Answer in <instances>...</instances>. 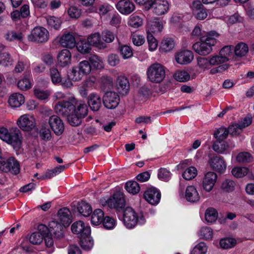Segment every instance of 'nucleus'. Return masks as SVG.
I'll list each match as a JSON object with an SVG mask.
<instances>
[{"label":"nucleus","instance_id":"9b49d317","mask_svg":"<svg viewBox=\"0 0 254 254\" xmlns=\"http://www.w3.org/2000/svg\"><path fill=\"white\" fill-rule=\"evenodd\" d=\"M192 12L198 20H202L207 16V10L200 0H194L190 5Z\"/></svg>","mask_w":254,"mask_h":254},{"label":"nucleus","instance_id":"3c124183","mask_svg":"<svg viewBox=\"0 0 254 254\" xmlns=\"http://www.w3.org/2000/svg\"><path fill=\"white\" fill-rule=\"evenodd\" d=\"M248 168L237 167L232 169V173L236 178H242L248 174Z\"/></svg>","mask_w":254,"mask_h":254},{"label":"nucleus","instance_id":"20e7f679","mask_svg":"<svg viewBox=\"0 0 254 254\" xmlns=\"http://www.w3.org/2000/svg\"><path fill=\"white\" fill-rule=\"evenodd\" d=\"M216 43V39L207 36L205 39H202L200 42H196L192 46L194 51L200 55H207L212 51V47Z\"/></svg>","mask_w":254,"mask_h":254},{"label":"nucleus","instance_id":"f257e3e1","mask_svg":"<svg viewBox=\"0 0 254 254\" xmlns=\"http://www.w3.org/2000/svg\"><path fill=\"white\" fill-rule=\"evenodd\" d=\"M0 138L16 151L21 148L23 137L21 131L16 127L9 129L3 127H0Z\"/></svg>","mask_w":254,"mask_h":254},{"label":"nucleus","instance_id":"a878e982","mask_svg":"<svg viewBox=\"0 0 254 254\" xmlns=\"http://www.w3.org/2000/svg\"><path fill=\"white\" fill-rule=\"evenodd\" d=\"M117 88L118 92L122 95H126L129 92V83L125 76H119L117 80Z\"/></svg>","mask_w":254,"mask_h":254},{"label":"nucleus","instance_id":"6e6552de","mask_svg":"<svg viewBox=\"0 0 254 254\" xmlns=\"http://www.w3.org/2000/svg\"><path fill=\"white\" fill-rule=\"evenodd\" d=\"M107 203L110 208L120 211L125 206L124 194L121 192L115 193L107 201Z\"/></svg>","mask_w":254,"mask_h":254},{"label":"nucleus","instance_id":"cd10ccee","mask_svg":"<svg viewBox=\"0 0 254 254\" xmlns=\"http://www.w3.org/2000/svg\"><path fill=\"white\" fill-rule=\"evenodd\" d=\"M186 199L191 202H195L200 199V196L196 188L192 186H188L186 190Z\"/></svg>","mask_w":254,"mask_h":254},{"label":"nucleus","instance_id":"4468645a","mask_svg":"<svg viewBox=\"0 0 254 254\" xmlns=\"http://www.w3.org/2000/svg\"><path fill=\"white\" fill-rule=\"evenodd\" d=\"M235 144L231 143L228 144L225 140H216L213 144L212 148L213 150L219 154H227L230 150L234 148Z\"/></svg>","mask_w":254,"mask_h":254},{"label":"nucleus","instance_id":"5701e85b","mask_svg":"<svg viewBox=\"0 0 254 254\" xmlns=\"http://www.w3.org/2000/svg\"><path fill=\"white\" fill-rule=\"evenodd\" d=\"M217 178L216 174L213 172H209L205 174L203 180V187L206 191H209L212 189Z\"/></svg>","mask_w":254,"mask_h":254},{"label":"nucleus","instance_id":"e433bc0d","mask_svg":"<svg viewBox=\"0 0 254 254\" xmlns=\"http://www.w3.org/2000/svg\"><path fill=\"white\" fill-rule=\"evenodd\" d=\"M218 213L215 209L213 207L208 208L205 212V218L208 223L215 222L218 218Z\"/></svg>","mask_w":254,"mask_h":254},{"label":"nucleus","instance_id":"f704fd0d","mask_svg":"<svg viewBox=\"0 0 254 254\" xmlns=\"http://www.w3.org/2000/svg\"><path fill=\"white\" fill-rule=\"evenodd\" d=\"M45 18L49 28L55 30H58L60 28L62 21L60 18L49 15L47 16Z\"/></svg>","mask_w":254,"mask_h":254},{"label":"nucleus","instance_id":"f3484780","mask_svg":"<svg viewBox=\"0 0 254 254\" xmlns=\"http://www.w3.org/2000/svg\"><path fill=\"white\" fill-rule=\"evenodd\" d=\"M117 10L122 14L127 15L131 13L135 9V5L129 0H121L116 4Z\"/></svg>","mask_w":254,"mask_h":254},{"label":"nucleus","instance_id":"2eb2a0df","mask_svg":"<svg viewBox=\"0 0 254 254\" xmlns=\"http://www.w3.org/2000/svg\"><path fill=\"white\" fill-rule=\"evenodd\" d=\"M144 198L150 204L156 205L160 201L161 193L156 188H150L144 192Z\"/></svg>","mask_w":254,"mask_h":254},{"label":"nucleus","instance_id":"680f3d73","mask_svg":"<svg viewBox=\"0 0 254 254\" xmlns=\"http://www.w3.org/2000/svg\"><path fill=\"white\" fill-rule=\"evenodd\" d=\"M39 134L41 139L45 141L49 140L52 137L50 129L45 126L42 127L40 130Z\"/></svg>","mask_w":254,"mask_h":254},{"label":"nucleus","instance_id":"49530a36","mask_svg":"<svg viewBox=\"0 0 254 254\" xmlns=\"http://www.w3.org/2000/svg\"><path fill=\"white\" fill-rule=\"evenodd\" d=\"M228 134V129L226 127H221L215 131L214 136L216 140H224L227 137Z\"/></svg>","mask_w":254,"mask_h":254},{"label":"nucleus","instance_id":"e2e57ef3","mask_svg":"<svg viewBox=\"0 0 254 254\" xmlns=\"http://www.w3.org/2000/svg\"><path fill=\"white\" fill-rule=\"evenodd\" d=\"M17 87L19 89L23 91L30 89L31 87L30 80L27 78H24L19 80L17 83Z\"/></svg>","mask_w":254,"mask_h":254},{"label":"nucleus","instance_id":"dca6fc26","mask_svg":"<svg viewBox=\"0 0 254 254\" xmlns=\"http://www.w3.org/2000/svg\"><path fill=\"white\" fill-rule=\"evenodd\" d=\"M194 58L193 53L188 50L178 52L175 55L176 62L181 64H187L191 62Z\"/></svg>","mask_w":254,"mask_h":254},{"label":"nucleus","instance_id":"f03ea898","mask_svg":"<svg viewBox=\"0 0 254 254\" xmlns=\"http://www.w3.org/2000/svg\"><path fill=\"white\" fill-rule=\"evenodd\" d=\"M20 165L18 161L12 156H0V171L3 173H10L16 175L20 172Z\"/></svg>","mask_w":254,"mask_h":254},{"label":"nucleus","instance_id":"6ab92c4d","mask_svg":"<svg viewBox=\"0 0 254 254\" xmlns=\"http://www.w3.org/2000/svg\"><path fill=\"white\" fill-rule=\"evenodd\" d=\"M71 230L72 233L78 235L79 237L84 234L88 235L91 234L90 227L85 226L84 223L82 221L74 222L71 225Z\"/></svg>","mask_w":254,"mask_h":254},{"label":"nucleus","instance_id":"9d476101","mask_svg":"<svg viewBox=\"0 0 254 254\" xmlns=\"http://www.w3.org/2000/svg\"><path fill=\"white\" fill-rule=\"evenodd\" d=\"M17 124L22 130L30 131L35 127L36 123L32 116L25 114L19 117L17 121Z\"/></svg>","mask_w":254,"mask_h":254},{"label":"nucleus","instance_id":"37998d69","mask_svg":"<svg viewBox=\"0 0 254 254\" xmlns=\"http://www.w3.org/2000/svg\"><path fill=\"white\" fill-rule=\"evenodd\" d=\"M76 48L81 53L85 54L89 53L91 51L90 46L86 41L80 40L76 44Z\"/></svg>","mask_w":254,"mask_h":254},{"label":"nucleus","instance_id":"bb28decb","mask_svg":"<svg viewBox=\"0 0 254 254\" xmlns=\"http://www.w3.org/2000/svg\"><path fill=\"white\" fill-rule=\"evenodd\" d=\"M60 43L63 47L70 49L76 45L75 38L70 33L64 34L60 39Z\"/></svg>","mask_w":254,"mask_h":254},{"label":"nucleus","instance_id":"c03bdc74","mask_svg":"<svg viewBox=\"0 0 254 254\" xmlns=\"http://www.w3.org/2000/svg\"><path fill=\"white\" fill-rule=\"evenodd\" d=\"M13 59L9 53L3 52L0 54V64L4 66H7L12 64Z\"/></svg>","mask_w":254,"mask_h":254},{"label":"nucleus","instance_id":"4d7b16f0","mask_svg":"<svg viewBox=\"0 0 254 254\" xmlns=\"http://www.w3.org/2000/svg\"><path fill=\"white\" fill-rule=\"evenodd\" d=\"M237 161L241 163L250 162L252 160L251 155L248 152H241L238 154L236 157Z\"/></svg>","mask_w":254,"mask_h":254},{"label":"nucleus","instance_id":"423d86ee","mask_svg":"<svg viewBox=\"0 0 254 254\" xmlns=\"http://www.w3.org/2000/svg\"><path fill=\"white\" fill-rule=\"evenodd\" d=\"M208 163L213 170L223 173L226 169V163L223 157L216 154H210L208 155Z\"/></svg>","mask_w":254,"mask_h":254},{"label":"nucleus","instance_id":"7c9ffc66","mask_svg":"<svg viewBox=\"0 0 254 254\" xmlns=\"http://www.w3.org/2000/svg\"><path fill=\"white\" fill-rule=\"evenodd\" d=\"M249 50L248 45L244 42L238 43L234 48L235 55L240 58L245 56L248 53Z\"/></svg>","mask_w":254,"mask_h":254},{"label":"nucleus","instance_id":"473e14b6","mask_svg":"<svg viewBox=\"0 0 254 254\" xmlns=\"http://www.w3.org/2000/svg\"><path fill=\"white\" fill-rule=\"evenodd\" d=\"M104 217V212L101 209H95L91 215V223L97 226L102 223Z\"/></svg>","mask_w":254,"mask_h":254},{"label":"nucleus","instance_id":"4c0bfd02","mask_svg":"<svg viewBox=\"0 0 254 254\" xmlns=\"http://www.w3.org/2000/svg\"><path fill=\"white\" fill-rule=\"evenodd\" d=\"M66 118L67 122L73 127H77L81 125L83 119L74 113L73 111L69 114Z\"/></svg>","mask_w":254,"mask_h":254},{"label":"nucleus","instance_id":"8fccbe9b","mask_svg":"<svg viewBox=\"0 0 254 254\" xmlns=\"http://www.w3.org/2000/svg\"><path fill=\"white\" fill-rule=\"evenodd\" d=\"M50 75L54 84H57L62 81L61 75L57 68L53 67L50 69Z\"/></svg>","mask_w":254,"mask_h":254},{"label":"nucleus","instance_id":"aec40b11","mask_svg":"<svg viewBox=\"0 0 254 254\" xmlns=\"http://www.w3.org/2000/svg\"><path fill=\"white\" fill-rule=\"evenodd\" d=\"M49 232L53 234L55 238L61 239L64 237V227L57 220H52L49 223Z\"/></svg>","mask_w":254,"mask_h":254},{"label":"nucleus","instance_id":"412c9836","mask_svg":"<svg viewBox=\"0 0 254 254\" xmlns=\"http://www.w3.org/2000/svg\"><path fill=\"white\" fill-rule=\"evenodd\" d=\"M102 102L103 99L96 93H92L88 97V105L93 111H99L102 107Z\"/></svg>","mask_w":254,"mask_h":254},{"label":"nucleus","instance_id":"39448f33","mask_svg":"<svg viewBox=\"0 0 254 254\" xmlns=\"http://www.w3.org/2000/svg\"><path fill=\"white\" fill-rule=\"evenodd\" d=\"M49 33L47 29L42 26L34 27L27 36L29 42L43 44L46 43L49 39Z\"/></svg>","mask_w":254,"mask_h":254},{"label":"nucleus","instance_id":"338daca9","mask_svg":"<svg viewBox=\"0 0 254 254\" xmlns=\"http://www.w3.org/2000/svg\"><path fill=\"white\" fill-rule=\"evenodd\" d=\"M200 235L204 239H211L213 236V231L210 228L203 227L200 231Z\"/></svg>","mask_w":254,"mask_h":254},{"label":"nucleus","instance_id":"c9c22d12","mask_svg":"<svg viewBox=\"0 0 254 254\" xmlns=\"http://www.w3.org/2000/svg\"><path fill=\"white\" fill-rule=\"evenodd\" d=\"M174 46V40L170 38H166L161 42L160 50L161 51L166 53L171 51Z\"/></svg>","mask_w":254,"mask_h":254},{"label":"nucleus","instance_id":"a19ab883","mask_svg":"<svg viewBox=\"0 0 254 254\" xmlns=\"http://www.w3.org/2000/svg\"><path fill=\"white\" fill-rule=\"evenodd\" d=\"M126 189L130 193L137 194L140 190L139 184L136 181H129L126 184Z\"/></svg>","mask_w":254,"mask_h":254},{"label":"nucleus","instance_id":"2f4dec72","mask_svg":"<svg viewBox=\"0 0 254 254\" xmlns=\"http://www.w3.org/2000/svg\"><path fill=\"white\" fill-rule=\"evenodd\" d=\"M78 212L84 217L89 216L92 213V207L90 205L83 201L78 203L77 206Z\"/></svg>","mask_w":254,"mask_h":254},{"label":"nucleus","instance_id":"69168bd1","mask_svg":"<svg viewBox=\"0 0 254 254\" xmlns=\"http://www.w3.org/2000/svg\"><path fill=\"white\" fill-rule=\"evenodd\" d=\"M120 51L124 59L129 58L133 55L131 48L127 45L122 46L120 48Z\"/></svg>","mask_w":254,"mask_h":254},{"label":"nucleus","instance_id":"72a5a7b5","mask_svg":"<svg viewBox=\"0 0 254 254\" xmlns=\"http://www.w3.org/2000/svg\"><path fill=\"white\" fill-rule=\"evenodd\" d=\"M79 238L80 246L83 249L88 250L92 248L94 242L90 234H84Z\"/></svg>","mask_w":254,"mask_h":254},{"label":"nucleus","instance_id":"393cba45","mask_svg":"<svg viewBox=\"0 0 254 254\" xmlns=\"http://www.w3.org/2000/svg\"><path fill=\"white\" fill-rule=\"evenodd\" d=\"M71 55L67 49H64L59 52L57 56L58 63L60 66L65 67L71 63Z\"/></svg>","mask_w":254,"mask_h":254},{"label":"nucleus","instance_id":"f8f14e48","mask_svg":"<svg viewBox=\"0 0 254 254\" xmlns=\"http://www.w3.org/2000/svg\"><path fill=\"white\" fill-rule=\"evenodd\" d=\"M124 224L128 228L134 227L137 223V216L131 207H127L124 212Z\"/></svg>","mask_w":254,"mask_h":254},{"label":"nucleus","instance_id":"bf43d9fd","mask_svg":"<svg viewBox=\"0 0 254 254\" xmlns=\"http://www.w3.org/2000/svg\"><path fill=\"white\" fill-rule=\"evenodd\" d=\"M229 134L232 135H237L239 134L242 131V127L238 123V124H232L227 128Z\"/></svg>","mask_w":254,"mask_h":254},{"label":"nucleus","instance_id":"6e6d98bb","mask_svg":"<svg viewBox=\"0 0 254 254\" xmlns=\"http://www.w3.org/2000/svg\"><path fill=\"white\" fill-rule=\"evenodd\" d=\"M43 235L40 233L35 232L29 237V242L33 245H39L43 241Z\"/></svg>","mask_w":254,"mask_h":254},{"label":"nucleus","instance_id":"de8ad7c7","mask_svg":"<svg viewBox=\"0 0 254 254\" xmlns=\"http://www.w3.org/2000/svg\"><path fill=\"white\" fill-rule=\"evenodd\" d=\"M196 175V169L194 167H190L184 171L182 176L186 180H190L195 178Z\"/></svg>","mask_w":254,"mask_h":254},{"label":"nucleus","instance_id":"79ce46f5","mask_svg":"<svg viewBox=\"0 0 254 254\" xmlns=\"http://www.w3.org/2000/svg\"><path fill=\"white\" fill-rule=\"evenodd\" d=\"M234 51V47L232 46H225L221 49L219 52V55L224 59L226 62H228L230 57L233 55V51Z\"/></svg>","mask_w":254,"mask_h":254},{"label":"nucleus","instance_id":"13d9d810","mask_svg":"<svg viewBox=\"0 0 254 254\" xmlns=\"http://www.w3.org/2000/svg\"><path fill=\"white\" fill-rule=\"evenodd\" d=\"M206 251L207 247L205 244L200 242L193 248L191 254H205Z\"/></svg>","mask_w":254,"mask_h":254},{"label":"nucleus","instance_id":"603ef678","mask_svg":"<svg viewBox=\"0 0 254 254\" xmlns=\"http://www.w3.org/2000/svg\"><path fill=\"white\" fill-rule=\"evenodd\" d=\"M78 68L80 70V72L84 75L88 74L91 70V65L87 61H83L79 63Z\"/></svg>","mask_w":254,"mask_h":254},{"label":"nucleus","instance_id":"0eeeda50","mask_svg":"<svg viewBox=\"0 0 254 254\" xmlns=\"http://www.w3.org/2000/svg\"><path fill=\"white\" fill-rule=\"evenodd\" d=\"M73 99L71 101L64 100L59 101L55 106L56 113L64 118H66L72 112H73Z\"/></svg>","mask_w":254,"mask_h":254},{"label":"nucleus","instance_id":"58836bf2","mask_svg":"<svg viewBox=\"0 0 254 254\" xmlns=\"http://www.w3.org/2000/svg\"><path fill=\"white\" fill-rule=\"evenodd\" d=\"M90 46L101 48L103 43L100 39V35L99 33H94L90 35L87 39Z\"/></svg>","mask_w":254,"mask_h":254},{"label":"nucleus","instance_id":"0e129e2a","mask_svg":"<svg viewBox=\"0 0 254 254\" xmlns=\"http://www.w3.org/2000/svg\"><path fill=\"white\" fill-rule=\"evenodd\" d=\"M102 36L106 43H111L115 39V34L109 30H105L102 32Z\"/></svg>","mask_w":254,"mask_h":254},{"label":"nucleus","instance_id":"b1692460","mask_svg":"<svg viewBox=\"0 0 254 254\" xmlns=\"http://www.w3.org/2000/svg\"><path fill=\"white\" fill-rule=\"evenodd\" d=\"M152 6L154 13L158 15L165 14L169 9V3L165 0H155Z\"/></svg>","mask_w":254,"mask_h":254},{"label":"nucleus","instance_id":"5fc2aeb1","mask_svg":"<svg viewBox=\"0 0 254 254\" xmlns=\"http://www.w3.org/2000/svg\"><path fill=\"white\" fill-rule=\"evenodd\" d=\"M91 67L96 69H100L103 67L102 61L96 55L91 56L89 59Z\"/></svg>","mask_w":254,"mask_h":254},{"label":"nucleus","instance_id":"c756f323","mask_svg":"<svg viewBox=\"0 0 254 254\" xmlns=\"http://www.w3.org/2000/svg\"><path fill=\"white\" fill-rule=\"evenodd\" d=\"M4 37L6 41L9 42L17 41L21 42L23 41L24 35L20 32L10 30L4 34Z\"/></svg>","mask_w":254,"mask_h":254},{"label":"nucleus","instance_id":"1a4fd4ad","mask_svg":"<svg viewBox=\"0 0 254 254\" xmlns=\"http://www.w3.org/2000/svg\"><path fill=\"white\" fill-rule=\"evenodd\" d=\"M119 102V96L115 92H107L103 97V103L105 107L108 109H115Z\"/></svg>","mask_w":254,"mask_h":254},{"label":"nucleus","instance_id":"774afa93","mask_svg":"<svg viewBox=\"0 0 254 254\" xmlns=\"http://www.w3.org/2000/svg\"><path fill=\"white\" fill-rule=\"evenodd\" d=\"M104 227L107 229H112L115 226V220L112 217L106 216L102 223Z\"/></svg>","mask_w":254,"mask_h":254},{"label":"nucleus","instance_id":"ea45409f","mask_svg":"<svg viewBox=\"0 0 254 254\" xmlns=\"http://www.w3.org/2000/svg\"><path fill=\"white\" fill-rule=\"evenodd\" d=\"M236 244V240L232 238L221 239L219 242L220 246L223 249H229L234 247Z\"/></svg>","mask_w":254,"mask_h":254},{"label":"nucleus","instance_id":"c85d7f7f","mask_svg":"<svg viewBox=\"0 0 254 254\" xmlns=\"http://www.w3.org/2000/svg\"><path fill=\"white\" fill-rule=\"evenodd\" d=\"M24 103V97L20 93H13L10 95L8 100L9 105L12 108H18Z\"/></svg>","mask_w":254,"mask_h":254},{"label":"nucleus","instance_id":"a211bd4d","mask_svg":"<svg viewBox=\"0 0 254 254\" xmlns=\"http://www.w3.org/2000/svg\"><path fill=\"white\" fill-rule=\"evenodd\" d=\"M73 112L82 119L87 116L88 108L87 105L81 100H76L73 98Z\"/></svg>","mask_w":254,"mask_h":254},{"label":"nucleus","instance_id":"ddd939ff","mask_svg":"<svg viewBox=\"0 0 254 254\" xmlns=\"http://www.w3.org/2000/svg\"><path fill=\"white\" fill-rule=\"evenodd\" d=\"M49 125L54 131L57 135H60L63 133L64 130V125L62 120L57 115H53L49 118Z\"/></svg>","mask_w":254,"mask_h":254},{"label":"nucleus","instance_id":"864d4df0","mask_svg":"<svg viewBox=\"0 0 254 254\" xmlns=\"http://www.w3.org/2000/svg\"><path fill=\"white\" fill-rule=\"evenodd\" d=\"M128 25L134 28H138L143 24L142 19L137 15H132L128 22Z\"/></svg>","mask_w":254,"mask_h":254},{"label":"nucleus","instance_id":"a18cd8bd","mask_svg":"<svg viewBox=\"0 0 254 254\" xmlns=\"http://www.w3.org/2000/svg\"><path fill=\"white\" fill-rule=\"evenodd\" d=\"M174 78L179 82H186L190 79L189 73L185 70L177 71L174 75Z\"/></svg>","mask_w":254,"mask_h":254},{"label":"nucleus","instance_id":"052dcab7","mask_svg":"<svg viewBox=\"0 0 254 254\" xmlns=\"http://www.w3.org/2000/svg\"><path fill=\"white\" fill-rule=\"evenodd\" d=\"M34 94L39 100L47 99L50 95V93L48 91H44L40 88H34Z\"/></svg>","mask_w":254,"mask_h":254},{"label":"nucleus","instance_id":"7ed1b4c3","mask_svg":"<svg viewBox=\"0 0 254 254\" xmlns=\"http://www.w3.org/2000/svg\"><path fill=\"white\" fill-rule=\"evenodd\" d=\"M146 72L149 80L153 83H160L166 76L165 67L159 63L151 64Z\"/></svg>","mask_w":254,"mask_h":254},{"label":"nucleus","instance_id":"4be33fe9","mask_svg":"<svg viewBox=\"0 0 254 254\" xmlns=\"http://www.w3.org/2000/svg\"><path fill=\"white\" fill-rule=\"evenodd\" d=\"M58 220L64 226H69L71 222V213L69 209L66 207L60 209L58 212Z\"/></svg>","mask_w":254,"mask_h":254},{"label":"nucleus","instance_id":"09e8293b","mask_svg":"<svg viewBox=\"0 0 254 254\" xmlns=\"http://www.w3.org/2000/svg\"><path fill=\"white\" fill-rule=\"evenodd\" d=\"M235 183L230 179L225 180L222 183L221 189L226 192H230L234 190Z\"/></svg>","mask_w":254,"mask_h":254}]
</instances>
